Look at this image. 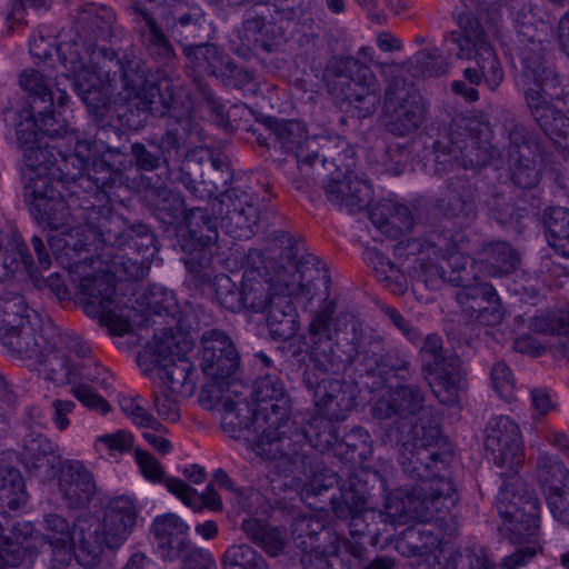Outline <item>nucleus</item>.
I'll return each instance as SVG.
<instances>
[{
  "instance_id": "obj_34",
  "label": "nucleus",
  "mask_w": 569,
  "mask_h": 569,
  "mask_svg": "<svg viewBox=\"0 0 569 569\" xmlns=\"http://www.w3.org/2000/svg\"><path fill=\"white\" fill-rule=\"evenodd\" d=\"M137 520L133 501L127 496L111 499L104 511L102 523L103 541L109 549L119 548L128 538Z\"/></svg>"
},
{
  "instance_id": "obj_59",
  "label": "nucleus",
  "mask_w": 569,
  "mask_h": 569,
  "mask_svg": "<svg viewBox=\"0 0 569 569\" xmlns=\"http://www.w3.org/2000/svg\"><path fill=\"white\" fill-rule=\"evenodd\" d=\"M549 246L560 256L569 259V210L552 207L545 218Z\"/></svg>"
},
{
  "instance_id": "obj_16",
  "label": "nucleus",
  "mask_w": 569,
  "mask_h": 569,
  "mask_svg": "<svg viewBox=\"0 0 569 569\" xmlns=\"http://www.w3.org/2000/svg\"><path fill=\"white\" fill-rule=\"evenodd\" d=\"M88 223L99 241L110 247H129L138 252H146L154 242V237L146 224L137 222L123 227L121 218L113 216L110 207L90 206Z\"/></svg>"
},
{
  "instance_id": "obj_52",
  "label": "nucleus",
  "mask_w": 569,
  "mask_h": 569,
  "mask_svg": "<svg viewBox=\"0 0 569 569\" xmlns=\"http://www.w3.org/2000/svg\"><path fill=\"white\" fill-rule=\"evenodd\" d=\"M366 64L349 57H333L328 62L323 79L327 83L328 91L340 98L348 89L349 83L360 72Z\"/></svg>"
},
{
  "instance_id": "obj_43",
  "label": "nucleus",
  "mask_w": 569,
  "mask_h": 569,
  "mask_svg": "<svg viewBox=\"0 0 569 569\" xmlns=\"http://www.w3.org/2000/svg\"><path fill=\"white\" fill-rule=\"evenodd\" d=\"M267 311V326L274 340H288L299 330L298 313L290 298L274 295Z\"/></svg>"
},
{
  "instance_id": "obj_29",
  "label": "nucleus",
  "mask_w": 569,
  "mask_h": 569,
  "mask_svg": "<svg viewBox=\"0 0 569 569\" xmlns=\"http://www.w3.org/2000/svg\"><path fill=\"white\" fill-rule=\"evenodd\" d=\"M58 489L69 508L87 507L96 495L97 488L92 473L77 460H64L57 469Z\"/></svg>"
},
{
  "instance_id": "obj_63",
  "label": "nucleus",
  "mask_w": 569,
  "mask_h": 569,
  "mask_svg": "<svg viewBox=\"0 0 569 569\" xmlns=\"http://www.w3.org/2000/svg\"><path fill=\"white\" fill-rule=\"evenodd\" d=\"M28 499L20 471L13 467L0 466V500L10 510H18Z\"/></svg>"
},
{
  "instance_id": "obj_10",
  "label": "nucleus",
  "mask_w": 569,
  "mask_h": 569,
  "mask_svg": "<svg viewBox=\"0 0 569 569\" xmlns=\"http://www.w3.org/2000/svg\"><path fill=\"white\" fill-rule=\"evenodd\" d=\"M32 313V321L0 336L2 346L11 356L27 360L40 358L44 350H64L81 357L89 353L90 346L80 336L69 331L60 332L51 323L40 326L38 315Z\"/></svg>"
},
{
  "instance_id": "obj_36",
  "label": "nucleus",
  "mask_w": 569,
  "mask_h": 569,
  "mask_svg": "<svg viewBox=\"0 0 569 569\" xmlns=\"http://www.w3.org/2000/svg\"><path fill=\"white\" fill-rule=\"evenodd\" d=\"M539 510V499L533 492L523 490L512 493L503 511L510 532L519 538L536 536L540 523Z\"/></svg>"
},
{
  "instance_id": "obj_51",
  "label": "nucleus",
  "mask_w": 569,
  "mask_h": 569,
  "mask_svg": "<svg viewBox=\"0 0 569 569\" xmlns=\"http://www.w3.org/2000/svg\"><path fill=\"white\" fill-rule=\"evenodd\" d=\"M189 67L198 74L217 77L228 56L213 43L184 44Z\"/></svg>"
},
{
  "instance_id": "obj_54",
  "label": "nucleus",
  "mask_w": 569,
  "mask_h": 569,
  "mask_svg": "<svg viewBox=\"0 0 569 569\" xmlns=\"http://www.w3.org/2000/svg\"><path fill=\"white\" fill-rule=\"evenodd\" d=\"M272 286L263 273L248 271L242 276V309H249L252 312H264L273 299L271 293Z\"/></svg>"
},
{
  "instance_id": "obj_13",
  "label": "nucleus",
  "mask_w": 569,
  "mask_h": 569,
  "mask_svg": "<svg viewBox=\"0 0 569 569\" xmlns=\"http://www.w3.org/2000/svg\"><path fill=\"white\" fill-rule=\"evenodd\" d=\"M428 103L421 93L402 78H395L385 93L382 111L386 130L397 137L417 131L427 120Z\"/></svg>"
},
{
  "instance_id": "obj_30",
  "label": "nucleus",
  "mask_w": 569,
  "mask_h": 569,
  "mask_svg": "<svg viewBox=\"0 0 569 569\" xmlns=\"http://www.w3.org/2000/svg\"><path fill=\"white\" fill-rule=\"evenodd\" d=\"M220 402L223 411L221 418L223 431L234 439L242 437L249 439L252 435L253 450L258 455V443L262 438V431L257 428L256 423L257 408L237 392H234V398L223 396Z\"/></svg>"
},
{
  "instance_id": "obj_24",
  "label": "nucleus",
  "mask_w": 569,
  "mask_h": 569,
  "mask_svg": "<svg viewBox=\"0 0 569 569\" xmlns=\"http://www.w3.org/2000/svg\"><path fill=\"white\" fill-rule=\"evenodd\" d=\"M303 383L312 391L317 412L328 420H345L356 406L353 389L346 381L336 378L319 380L313 372L306 370Z\"/></svg>"
},
{
  "instance_id": "obj_14",
  "label": "nucleus",
  "mask_w": 569,
  "mask_h": 569,
  "mask_svg": "<svg viewBox=\"0 0 569 569\" xmlns=\"http://www.w3.org/2000/svg\"><path fill=\"white\" fill-rule=\"evenodd\" d=\"M372 416L378 420L395 419L389 427L407 430L418 423L435 421L425 407V395L418 386L401 385L381 395L372 407Z\"/></svg>"
},
{
  "instance_id": "obj_53",
  "label": "nucleus",
  "mask_w": 569,
  "mask_h": 569,
  "mask_svg": "<svg viewBox=\"0 0 569 569\" xmlns=\"http://www.w3.org/2000/svg\"><path fill=\"white\" fill-rule=\"evenodd\" d=\"M479 256L493 276L509 274L516 271L520 263L519 253L506 241L485 243Z\"/></svg>"
},
{
  "instance_id": "obj_20",
  "label": "nucleus",
  "mask_w": 569,
  "mask_h": 569,
  "mask_svg": "<svg viewBox=\"0 0 569 569\" xmlns=\"http://www.w3.org/2000/svg\"><path fill=\"white\" fill-rule=\"evenodd\" d=\"M200 367L204 376L218 383L234 378L241 358L232 338L220 329L204 330L200 337Z\"/></svg>"
},
{
  "instance_id": "obj_4",
  "label": "nucleus",
  "mask_w": 569,
  "mask_h": 569,
  "mask_svg": "<svg viewBox=\"0 0 569 569\" xmlns=\"http://www.w3.org/2000/svg\"><path fill=\"white\" fill-rule=\"evenodd\" d=\"M201 318L209 319L201 308L184 312L179 328L163 329L152 348L138 353L137 361L141 370L160 380V388L171 393L190 397L194 392L198 373L193 365L182 355L193 346L192 333L203 329Z\"/></svg>"
},
{
  "instance_id": "obj_38",
  "label": "nucleus",
  "mask_w": 569,
  "mask_h": 569,
  "mask_svg": "<svg viewBox=\"0 0 569 569\" xmlns=\"http://www.w3.org/2000/svg\"><path fill=\"white\" fill-rule=\"evenodd\" d=\"M380 83L372 70L365 66L340 97L358 109V117L371 116L380 103Z\"/></svg>"
},
{
  "instance_id": "obj_27",
  "label": "nucleus",
  "mask_w": 569,
  "mask_h": 569,
  "mask_svg": "<svg viewBox=\"0 0 569 569\" xmlns=\"http://www.w3.org/2000/svg\"><path fill=\"white\" fill-rule=\"evenodd\" d=\"M18 459L30 472L43 478H52L63 463L58 446L46 435L28 431L19 443Z\"/></svg>"
},
{
  "instance_id": "obj_32",
  "label": "nucleus",
  "mask_w": 569,
  "mask_h": 569,
  "mask_svg": "<svg viewBox=\"0 0 569 569\" xmlns=\"http://www.w3.org/2000/svg\"><path fill=\"white\" fill-rule=\"evenodd\" d=\"M217 212L224 227L249 229L259 220V198L239 187L227 189L219 197Z\"/></svg>"
},
{
  "instance_id": "obj_48",
  "label": "nucleus",
  "mask_w": 569,
  "mask_h": 569,
  "mask_svg": "<svg viewBox=\"0 0 569 569\" xmlns=\"http://www.w3.org/2000/svg\"><path fill=\"white\" fill-rule=\"evenodd\" d=\"M44 116L38 114L32 109L22 108L14 114L13 127L16 130L17 141L21 144L33 143L38 140V134L41 132L50 138L60 136L56 116L52 114L51 121H42Z\"/></svg>"
},
{
  "instance_id": "obj_17",
  "label": "nucleus",
  "mask_w": 569,
  "mask_h": 569,
  "mask_svg": "<svg viewBox=\"0 0 569 569\" xmlns=\"http://www.w3.org/2000/svg\"><path fill=\"white\" fill-rule=\"evenodd\" d=\"M79 292L83 296V311L108 327L111 333L122 336L130 330V323L116 313L113 308L116 284L110 276L83 277L79 282Z\"/></svg>"
},
{
  "instance_id": "obj_33",
  "label": "nucleus",
  "mask_w": 569,
  "mask_h": 569,
  "mask_svg": "<svg viewBox=\"0 0 569 569\" xmlns=\"http://www.w3.org/2000/svg\"><path fill=\"white\" fill-rule=\"evenodd\" d=\"M477 189L465 177H452L446 182L445 194L437 200V209L447 218L461 223L477 216Z\"/></svg>"
},
{
  "instance_id": "obj_21",
  "label": "nucleus",
  "mask_w": 569,
  "mask_h": 569,
  "mask_svg": "<svg viewBox=\"0 0 569 569\" xmlns=\"http://www.w3.org/2000/svg\"><path fill=\"white\" fill-rule=\"evenodd\" d=\"M486 451L492 461L517 473L523 461V441L519 426L507 416L492 418L483 432Z\"/></svg>"
},
{
  "instance_id": "obj_57",
  "label": "nucleus",
  "mask_w": 569,
  "mask_h": 569,
  "mask_svg": "<svg viewBox=\"0 0 569 569\" xmlns=\"http://www.w3.org/2000/svg\"><path fill=\"white\" fill-rule=\"evenodd\" d=\"M535 331L546 335H557L556 350L569 361V311L558 310L535 317Z\"/></svg>"
},
{
  "instance_id": "obj_47",
  "label": "nucleus",
  "mask_w": 569,
  "mask_h": 569,
  "mask_svg": "<svg viewBox=\"0 0 569 569\" xmlns=\"http://www.w3.org/2000/svg\"><path fill=\"white\" fill-rule=\"evenodd\" d=\"M163 482L172 495L193 510L208 509L213 512L223 510L222 499L212 485H208L202 493H198L196 489L179 478L168 477Z\"/></svg>"
},
{
  "instance_id": "obj_56",
  "label": "nucleus",
  "mask_w": 569,
  "mask_h": 569,
  "mask_svg": "<svg viewBox=\"0 0 569 569\" xmlns=\"http://www.w3.org/2000/svg\"><path fill=\"white\" fill-rule=\"evenodd\" d=\"M241 529L253 543L260 546L272 557L278 556L284 548V532L279 528L271 527L256 518H248L242 521Z\"/></svg>"
},
{
  "instance_id": "obj_1",
  "label": "nucleus",
  "mask_w": 569,
  "mask_h": 569,
  "mask_svg": "<svg viewBox=\"0 0 569 569\" xmlns=\"http://www.w3.org/2000/svg\"><path fill=\"white\" fill-rule=\"evenodd\" d=\"M116 16L108 7L81 9L72 26L63 30L57 47L62 66L72 73L57 77L60 103L67 97L63 81L81 98L99 127L113 118L111 93L120 88L128 98L138 99V108L157 117L166 116L178 102L177 87L159 79L136 57H119L107 48Z\"/></svg>"
},
{
  "instance_id": "obj_62",
  "label": "nucleus",
  "mask_w": 569,
  "mask_h": 569,
  "mask_svg": "<svg viewBox=\"0 0 569 569\" xmlns=\"http://www.w3.org/2000/svg\"><path fill=\"white\" fill-rule=\"evenodd\" d=\"M78 533V543L74 549V558L77 562L84 569H94L99 562L102 553L103 541L102 530L97 528L94 530L84 531L83 529H76Z\"/></svg>"
},
{
  "instance_id": "obj_18",
  "label": "nucleus",
  "mask_w": 569,
  "mask_h": 569,
  "mask_svg": "<svg viewBox=\"0 0 569 569\" xmlns=\"http://www.w3.org/2000/svg\"><path fill=\"white\" fill-rule=\"evenodd\" d=\"M270 136H273L280 149L286 153H292L299 178L302 181L311 170L321 161L320 146L316 138H309L303 123L299 121L273 120L268 122Z\"/></svg>"
},
{
  "instance_id": "obj_12",
  "label": "nucleus",
  "mask_w": 569,
  "mask_h": 569,
  "mask_svg": "<svg viewBox=\"0 0 569 569\" xmlns=\"http://www.w3.org/2000/svg\"><path fill=\"white\" fill-rule=\"evenodd\" d=\"M422 372L438 400L446 406L458 401L465 373L457 356L448 355L442 338L436 333L428 335L420 349Z\"/></svg>"
},
{
  "instance_id": "obj_23",
  "label": "nucleus",
  "mask_w": 569,
  "mask_h": 569,
  "mask_svg": "<svg viewBox=\"0 0 569 569\" xmlns=\"http://www.w3.org/2000/svg\"><path fill=\"white\" fill-rule=\"evenodd\" d=\"M186 227L178 240L180 249L189 256L186 264L209 266L212 259L210 249L219 236L216 218L207 209L192 208L186 213Z\"/></svg>"
},
{
  "instance_id": "obj_15",
  "label": "nucleus",
  "mask_w": 569,
  "mask_h": 569,
  "mask_svg": "<svg viewBox=\"0 0 569 569\" xmlns=\"http://www.w3.org/2000/svg\"><path fill=\"white\" fill-rule=\"evenodd\" d=\"M425 531L410 529L406 532L401 547L408 549V555L415 557L411 569H493L487 552L482 548H465L453 551L443 563L441 552L430 550L435 541L418 543Z\"/></svg>"
},
{
  "instance_id": "obj_26",
  "label": "nucleus",
  "mask_w": 569,
  "mask_h": 569,
  "mask_svg": "<svg viewBox=\"0 0 569 569\" xmlns=\"http://www.w3.org/2000/svg\"><path fill=\"white\" fill-rule=\"evenodd\" d=\"M180 140L173 128L167 129L159 140L147 139L130 147V161L138 171H156L164 167L172 171V162L179 159Z\"/></svg>"
},
{
  "instance_id": "obj_6",
  "label": "nucleus",
  "mask_w": 569,
  "mask_h": 569,
  "mask_svg": "<svg viewBox=\"0 0 569 569\" xmlns=\"http://www.w3.org/2000/svg\"><path fill=\"white\" fill-rule=\"evenodd\" d=\"M368 473L361 471L352 475L339 496L329 498L335 516L348 522V530L351 539L339 537V548L356 559L365 556L366 548L362 540L370 537L375 546L379 539V531L376 528V512L368 507L370 488L366 479Z\"/></svg>"
},
{
  "instance_id": "obj_39",
  "label": "nucleus",
  "mask_w": 569,
  "mask_h": 569,
  "mask_svg": "<svg viewBox=\"0 0 569 569\" xmlns=\"http://www.w3.org/2000/svg\"><path fill=\"white\" fill-rule=\"evenodd\" d=\"M181 128H173L177 138L180 140L179 159L172 162V170L179 171L178 180L191 192L197 193L196 176H198V167L208 162L211 158L209 149L203 147H187V130L190 126L189 121L180 123Z\"/></svg>"
},
{
  "instance_id": "obj_22",
  "label": "nucleus",
  "mask_w": 569,
  "mask_h": 569,
  "mask_svg": "<svg viewBox=\"0 0 569 569\" xmlns=\"http://www.w3.org/2000/svg\"><path fill=\"white\" fill-rule=\"evenodd\" d=\"M24 202L34 219L50 228L59 230L69 224V206L59 191L54 190L49 179L44 177H29L23 187Z\"/></svg>"
},
{
  "instance_id": "obj_19",
  "label": "nucleus",
  "mask_w": 569,
  "mask_h": 569,
  "mask_svg": "<svg viewBox=\"0 0 569 569\" xmlns=\"http://www.w3.org/2000/svg\"><path fill=\"white\" fill-rule=\"evenodd\" d=\"M515 9V23L521 43L519 56L522 63V78H533L539 76L540 70L556 68L547 57L542 41L537 39V6L529 1L518 3Z\"/></svg>"
},
{
  "instance_id": "obj_49",
  "label": "nucleus",
  "mask_w": 569,
  "mask_h": 569,
  "mask_svg": "<svg viewBox=\"0 0 569 569\" xmlns=\"http://www.w3.org/2000/svg\"><path fill=\"white\" fill-rule=\"evenodd\" d=\"M536 470L546 497L569 490V470L558 457L539 453Z\"/></svg>"
},
{
  "instance_id": "obj_2",
  "label": "nucleus",
  "mask_w": 569,
  "mask_h": 569,
  "mask_svg": "<svg viewBox=\"0 0 569 569\" xmlns=\"http://www.w3.org/2000/svg\"><path fill=\"white\" fill-rule=\"evenodd\" d=\"M382 443L398 450L403 473L420 480L408 489L398 490L387 502L388 515L400 522L430 521L448 513L458 502V492L446 475L450 455L435 448L441 441L436 421L420 422L407 430L388 427Z\"/></svg>"
},
{
  "instance_id": "obj_8",
  "label": "nucleus",
  "mask_w": 569,
  "mask_h": 569,
  "mask_svg": "<svg viewBox=\"0 0 569 569\" xmlns=\"http://www.w3.org/2000/svg\"><path fill=\"white\" fill-rule=\"evenodd\" d=\"M489 127L476 119L457 117L449 127L438 133L431 148L439 164H453L465 169L486 163Z\"/></svg>"
},
{
  "instance_id": "obj_28",
  "label": "nucleus",
  "mask_w": 569,
  "mask_h": 569,
  "mask_svg": "<svg viewBox=\"0 0 569 569\" xmlns=\"http://www.w3.org/2000/svg\"><path fill=\"white\" fill-rule=\"evenodd\" d=\"M457 301L462 312L479 325L496 326L505 316L496 289L487 282H478L459 290Z\"/></svg>"
},
{
  "instance_id": "obj_5",
  "label": "nucleus",
  "mask_w": 569,
  "mask_h": 569,
  "mask_svg": "<svg viewBox=\"0 0 569 569\" xmlns=\"http://www.w3.org/2000/svg\"><path fill=\"white\" fill-rule=\"evenodd\" d=\"M356 166L353 151L348 148L330 156L322 154L321 161L302 181H296L297 189L305 184L321 183L327 200L339 210L357 213L367 209L373 199L371 183L352 173Z\"/></svg>"
},
{
  "instance_id": "obj_46",
  "label": "nucleus",
  "mask_w": 569,
  "mask_h": 569,
  "mask_svg": "<svg viewBox=\"0 0 569 569\" xmlns=\"http://www.w3.org/2000/svg\"><path fill=\"white\" fill-rule=\"evenodd\" d=\"M87 172L81 180V188L96 197L108 198L109 192L120 182L122 172L106 159V153L87 163Z\"/></svg>"
},
{
  "instance_id": "obj_61",
  "label": "nucleus",
  "mask_w": 569,
  "mask_h": 569,
  "mask_svg": "<svg viewBox=\"0 0 569 569\" xmlns=\"http://www.w3.org/2000/svg\"><path fill=\"white\" fill-rule=\"evenodd\" d=\"M273 273L268 278L274 295H286L290 297H303L302 282L298 261L287 260L286 263L273 266Z\"/></svg>"
},
{
  "instance_id": "obj_31",
  "label": "nucleus",
  "mask_w": 569,
  "mask_h": 569,
  "mask_svg": "<svg viewBox=\"0 0 569 569\" xmlns=\"http://www.w3.org/2000/svg\"><path fill=\"white\" fill-rule=\"evenodd\" d=\"M91 350L86 357H81L71 352L80 362H72L66 360L64 362H58L50 367L47 378L58 385H78L91 382L103 390L111 388L112 376L110 372L102 367L99 361L91 355Z\"/></svg>"
},
{
  "instance_id": "obj_42",
  "label": "nucleus",
  "mask_w": 569,
  "mask_h": 569,
  "mask_svg": "<svg viewBox=\"0 0 569 569\" xmlns=\"http://www.w3.org/2000/svg\"><path fill=\"white\" fill-rule=\"evenodd\" d=\"M268 18H271L270 8L263 6L247 10L246 19L239 30V39L250 51L270 52L272 49Z\"/></svg>"
},
{
  "instance_id": "obj_37",
  "label": "nucleus",
  "mask_w": 569,
  "mask_h": 569,
  "mask_svg": "<svg viewBox=\"0 0 569 569\" xmlns=\"http://www.w3.org/2000/svg\"><path fill=\"white\" fill-rule=\"evenodd\" d=\"M348 348L341 351L342 357L350 353V359L343 362V369L350 366L358 357L363 360L373 361L375 363L388 350L389 346L386 339L375 330H365L357 320L350 322V333L346 332Z\"/></svg>"
},
{
  "instance_id": "obj_60",
  "label": "nucleus",
  "mask_w": 569,
  "mask_h": 569,
  "mask_svg": "<svg viewBox=\"0 0 569 569\" xmlns=\"http://www.w3.org/2000/svg\"><path fill=\"white\" fill-rule=\"evenodd\" d=\"M300 279L303 298H312L320 287L326 290L330 284V277L325 263L313 254L302 256L299 260Z\"/></svg>"
},
{
  "instance_id": "obj_35",
  "label": "nucleus",
  "mask_w": 569,
  "mask_h": 569,
  "mask_svg": "<svg viewBox=\"0 0 569 569\" xmlns=\"http://www.w3.org/2000/svg\"><path fill=\"white\" fill-rule=\"evenodd\" d=\"M426 246L433 250V253L446 260L445 266L448 270L447 282L461 287L472 286L470 283L473 274L468 269L469 258L457 251V246L451 238V232H437L429 233Z\"/></svg>"
},
{
  "instance_id": "obj_58",
  "label": "nucleus",
  "mask_w": 569,
  "mask_h": 569,
  "mask_svg": "<svg viewBox=\"0 0 569 569\" xmlns=\"http://www.w3.org/2000/svg\"><path fill=\"white\" fill-rule=\"evenodd\" d=\"M24 298L14 292H6L0 297V336L33 320Z\"/></svg>"
},
{
  "instance_id": "obj_11",
  "label": "nucleus",
  "mask_w": 569,
  "mask_h": 569,
  "mask_svg": "<svg viewBox=\"0 0 569 569\" xmlns=\"http://www.w3.org/2000/svg\"><path fill=\"white\" fill-rule=\"evenodd\" d=\"M336 309L333 300L325 302L313 315L308 327L311 361L321 372L333 375L343 370V362L350 359V355H341L339 335L347 330L353 320L343 315L335 316Z\"/></svg>"
},
{
  "instance_id": "obj_50",
  "label": "nucleus",
  "mask_w": 569,
  "mask_h": 569,
  "mask_svg": "<svg viewBox=\"0 0 569 569\" xmlns=\"http://www.w3.org/2000/svg\"><path fill=\"white\" fill-rule=\"evenodd\" d=\"M134 11L141 16L144 22L146 31L143 37L146 39L147 49L150 56L158 62L169 66L176 59L173 46L163 33L162 29L157 24L152 16H150L139 3L133 6Z\"/></svg>"
},
{
  "instance_id": "obj_41",
  "label": "nucleus",
  "mask_w": 569,
  "mask_h": 569,
  "mask_svg": "<svg viewBox=\"0 0 569 569\" xmlns=\"http://www.w3.org/2000/svg\"><path fill=\"white\" fill-rule=\"evenodd\" d=\"M19 84L27 92V102L23 108L44 116L42 121H51L54 104L49 80L36 69H26L19 76Z\"/></svg>"
},
{
  "instance_id": "obj_3",
  "label": "nucleus",
  "mask_w": 569,
  "mask_h": 569,
  "mask_svg": "<svg viewBox=\"0 0 569 569\" xmlns=\"http://www.w3.org/2000/svg\"><path fill=\"white\" fill-rule=\"evenodd\" d=\"M251 395L257 408V428L262 431L258 455L273 461L279 476L299 482L312 477L302 491L307 499L322 495L333 485V479L322 483L316 476L311 440L306 430L290 419V398L280 378L274 373L259 377Z\"/></svg>"
},
{
  "instance_id": "obj_45",
  "label": "nucleus",
  "mask_w": 569,
  "mask_h": 569,
  "mask_svg": "<svg viewBox=\"0 0 569 569\" xmlns=\"http://www.w3.org/2000/svg\"><path fill=\"white\" fill-rule=\"evenodd\" d=\"M90 143L87 141H78L73 153H63L60 151L59 157L56 158L51 171H49V181H57L63 186L79 183L84 177L83 171L87 168L88 156L84 151H89Z\"/></svg>"
},
{
  "instance_id": "obj_55",
  "label": "nucleus",
  "mask_w": 569,
  "mask_h": 569,
  "mask_svg": "<svg viewBox=\"0 0 569 569\" xmlns=\"http://www.w3.org/2000/svg\"><path fill=\"white\" fill-rule=\"evenodd\" d=\"M366 260L372 268L378 281L396 295H402L407 290V279L403 271L388 257L377 250H368Z\"/></svg>"
},
{
  "instance_id": "obj_44",
  "label": "nucleus",
  "mask_w": 569,
  "mask_h": 569,
  "mask_svg": "<svg viewBox=\"0 0 569 569\" xmlns=\"http://www.w3.org/2000/svg\"><path fill=\"white\" fill-rule=\"evenodd\" d=\"M371 222L388 237L397 238L411 230L413 217L408 207L392 202L380 201L370 212Z\"/></svg>"
},
{
  "instance_id": "obj_40",
  "label": "nucleus",
  "mask_w": 569,
  "mask_h": 569,
  "mask_svg": "<svg viewBox=\"0 0 569 569\" xmlns=\"http://www.w3.org/2000/svg\"><path fill=\"white\" fill-rule=\"evenodd\" d=\"M293 541L301 551L322 549L327 545L339 542V536L318 516L296 518L291 525Z\"/></svg>"
},
{
  "instance_id": "obj_7",
  "label": "nucleus",
  "mask_w": 569,
  "mask_h": 569,
  "mask_svg": "<svg viewBox=\"0 0 569 569\" xmlns=\"http://www.w3.org/2000/svg\"><path fill=\"white\" fill-rule=\"evenodd\" d=\"M460 28L461 32H450L446 41L458 47L457 58L476 62L462 71L463 79L471 86L485 83L496 91L503 81V70L482 26L477 18L466 16L460 19Z\"/></svg>"
},
{
  "instance_id": "obj_64",
  "label": "nucleus",
  "mask_w": 569,
  "mask_h": 569,
  "mask_svg": "<svg viewBox=\"0 0 569 569\" xmlns=\"http://www.w3.org/2000/svg\"><path fill=\"white\" fill-rule=\"evenodd\" d=\"M152 201L157 211L158 218L166 223L186 218V202L183 197L169 189L166 186H160L151 190Z\"/></svg>"
},
{
  "instance_id": "obj_9",
  "label": "nucleus",
  "mask_w": 569,
  "mask_h": 569,
  "mask_svg": "<svg viewBox=\"0 0 569 569\" xmlns=\"http://www.w3.org/2000/svg\"><path fill=\"white\" fill-rule=\"evenodd\" d=\"M523 81L525 101L535 122L556 144L569 148V117L556 106L562 91L557 68L540 70L539 76Z\"/></svg>"
},
{
  "instance_id": "obj_25",
  "label": "nucleus",
  "mask_w": 569,
  "mask_h": 569,
  "mask_svg": "<svg viewBox=\"0 0 569 569\" xmlns=\"http://www.w3.org/2000/svg\"><path fill=\"white\" fill-rule=\"evenodd\" d=\"M86 212V227L76 226L66 231H58L48 236V244L57 262L64 269L72 271L80 263L89 260L91 239L99 241V237L88 223V209Z\"/></svg>"
}]
</instances>
